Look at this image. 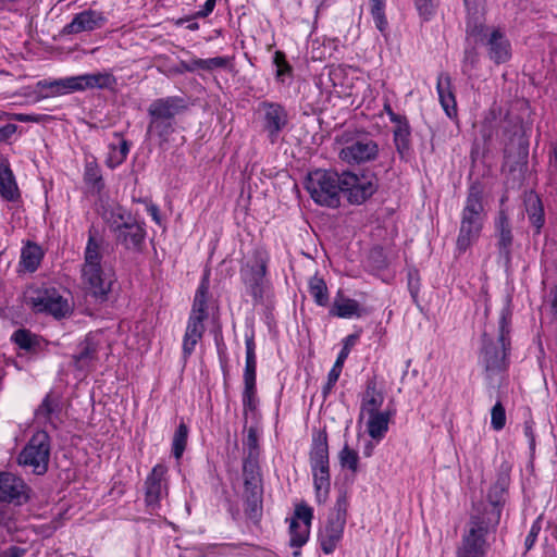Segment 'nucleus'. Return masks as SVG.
<instances>
[{"instance_id":"obj_13","label":"nucleus","mask_w":557,"mask_h":557,"mask_svg":"<svg viewBox=\"0 0 557 557\" xmlns=\"http://www.w3.org/2000/svg\"><path fill=\"white\" fill-rule=\"evenodd\" d=\"M269 256L264 250L253 252V263L242 269V278L249 294L256 299L263 298Z\"/></svg>"},{"instance_id":"obj_28","label":"nucleus","mask_w":557,"mask_h":557,"mask_svg":"<svg viewBox=\"0 0 557 557\" xmlns=\"http://www.w3.org/2000/svg\"><path fill=\"white\" fill-rule=\"evenodd\" d=\"M436 90L440 103L449 119L457 116V102L453 91L451 77L447 73H441L437 77Z\"/></svg>"},{"instance_id":"obj_26","label":"nucleus","mask_w":557,"mask_h":557,"mask_svg":"<svg viewBox=\"0 0 557 557\" xmlns=\"http://www.w3.org/2000/svg\"><path fill=\"white\" fill-rule=\"evenodd\" d=\"M11 342L27 355H38L47 347V342L27 329H17L11 335Z\"/></svg>"},{"instance_id":"obj_2","label":"nucleus","mask_w":557,"mask_h":557,"mask_svg":"<svg viewBox=\"0 0 557 557\" xmlns=\"http://www.w3.org/2000/svg\"><path fill=\"white\" fill-rule=\"evenodd\" d=\"M102 238L92 225L88 230V240L82 265V280L88 294L97 304L106 302L112 289L113 278L103 272L101 267Z\"/></svg>"},{"instance_id":"obj_58","label":"nucleus","mask_w":557,"mask_h":557,"mask_svg":"<svg viewBox=\"0 0 557 557\" xmlns=\"http://www.w3.org/2000/svg\"><path fill=\"white\" fill-rule=\"evenodd\" d=\"M206 319L207 318L201 317V315L190 314L189 318H188V322H187L186 329L203 335V333H205V324H203V322H205Z\"/></svg>"},{"instance_id":"obj_29","label":"nucleus","mask_w":557,"mask_h":557,"mask_svg":"<svg viewBox=\"0 0 557 557\" xmlns=\"http://www.w3.org/2000/svg\"><path fill=\"white\" fill-rule=\"evenodd\" d=\"M384 403V394L381 389L377 388V383L375 377L369 379L366 384V391L361 397L360 404V419L366 416V413H373L375 411H380Z\"/></svg>"},{"instance_id":"obj_14","label":"nucleus","mask_w":557,"mask_h":557,"mask_svg":"<svg viewBox=\"0 0 557 557\" xmlns=\"http://www.w3.org/2000/svg\"><path fill=\"white\" fill-rule=\"evenodd\" d=\"M32 488L9 471H0V503L23 506L30 499Z\"/></svg>"},{"instance_id":"obj_50","label":"nucleus","mask_w":557,"mask_h":557,"mask_svg":"<svg viewBox=\"0 0 557 557\" xmlns=\"http://www.w3.org/2000/svg\"><path fill=\"white\" fill-rule=\"evenodd\" d=\"M506 424V410L500 400H497L491 410V425L495 431H500Z\"/></svg>"},{"instance_id":"obj_17","label":"nucleus","mask_w":557,"mask_h":557,"mask_svg":"<svg viewBox=\"0 0 557 557\" xmlns=\"http://www.w3.org/2000/svg\"><path fill=\"white\" fill-rule=\"evenodd\" d=\"M188 109V101L184 97L169 96L154 99L148 107L149 117H159L175 123V117Z\"/></svg>"},{"instance_id":"obj_59","label":"nucleus","mask_w":557,"mask_h":557,"mask_svg":"<svg viewBox=\"0 0 557 557\" xmlns=\"http://www.w3.org/2000/svg\"><path fill=\"white\" fill-rule=\"evenodd\" d=\"M540 531H541V523L539 521H535L532 524V527L529 531V534L527 535L525 541H524V546H525L527 552L530 550L534 546Z\"/></svg>"},{"instance_id":"obj_7","label":"nucleus","mask_w":557,"mask_h":557,"mask_svg":"<svg viewBox=\"0 0 557 557\" xmlns=\"http://www.w3.org/2000/svg\"><path fill=\"white\" fill-rule=\"evenodd\" d=\"M348 497L346 492H341L326 522L319 530L318 540L324 554H332L344 533L347 520Z\"/></svg>"},{"instance_id":"obj_56","label":"nucleus","mask_w":557,"mask_h":557,"mask_svg":"<svg viewBox=\"0 0 557 557\" xmlns=\"http://www.w3.org/2000/svg\"><path fill=\"white\" fill-rule=\"evenodd\" d=\"M244 445L247 447L246 457L259 458L258 435L255 428L251 426L248 429Z\"/></svg>"},{"instance_id":"obj_25","label":"nucleus","mask_w":557,"mask_h":557,"mask_svg":"<svg viewBox=\"0 0 557 557\" xmlns=\"http://www.w3.org/2000/svg\"><path fill=\"white\" fill-rule=\"evenodd\" d=\"M246 362L244 369V391L243 395L257 394L256 385V371H257V357L256 344L253 334L246 335Z\"/></svg>"},{"instance_id":"obj_3","label":"nucleus","mask_w":557,"mask_h":557,"mask_svg":"<svg viewBox=\"0 0 557 557\" xmlns=\"http://www.w3.org/2000/svg\"><path fill=\"white\" fill-rule=\"evenodd\" d=\"M483 195L484 187L481 183L474 182L470 185L456 239V249L459 253L466 252L481 236L486 218Z\"/></svg>"},{"instance_id":"obj_46","label":"nucleus","mask_w":557,"mask_h":557,"mask_svg":"<svg viewBox=\"0 0 557 557\" xmlns=\"http://www.w3.org/2000/svg\"><path fill=\"white\" fill-rule=\"evenodd\" d=\"M371 2V15L375 23V27L384 33L388 27V22L385 16V0H370Z\"/></svg>"},{"instance_id":"obj_49","label":"nucleus","mask_w":557,"mask_h":557,"mask_svg":"<svg viewBox=\"0 0 557 557\" xmlns=\"http://www.w3.org/2000/svg\"><path fill=\"white\" fill-rule=\"evenodd\" d=\"M203 335L186 329L183 338V359L186 361L195 350L197 343L202 338Z\"/></svg>"},{"instance_id":"obj_10","label":"nucleus","mask_w":557,"mask_h":557,"mask_svg":"<svg viewBox=\"0 0 557 557\" xmlns=\"http://www.w3.org/2000/svg\"><path fill=\"white\" fill-rule=\"evenodd\" d=\"M26 304L33 311L48 313L55 319H62L70 314L71 306L55 288H41L34 290L26 297Z\"/></svg>"},{"instance_id":"obj_8","label":"nucleus","mask_w":557,"mask_h":557,"mask_svg":"<svg viewBox=\"0 0 557 557\" xmlns=\"http://www.w3.org/2000/svg\"><path fill=\"white\" fill-rule=\"evenodd\" d=\"M51 440L46 431H38L29 438L17 457L20 466L29 468L34 474L42 475L48 471Z\"/></svg>"},{"instance_id":"obj_18","label":"nucleus","mask_w":557,"mask_h":557,"mask_svg":"<svg viewBox=\"0 0 557 557\" xmlns=\"http://www.w3.org/2000/svg\"><path fill=\"white\" fill-rule=\"evenodd\" d=\"M466 40L472 44L484 42L492 29L485 23V5L466 7Z\"/></svg>"},{"instance_id":"obj_12","label":"nucleus","mask_w":557,"mask_h":557,"mask_svg":"<svg viewBox=\"0 0 557 557\" xmlns=\"http://www.w3.org/2000/svg\"><path fill=\"white\" fill-rule=\"evenodd\" d=\"M341 194L351 205L366 202L377 189L376 180L366 175L358 176L350 171L339 174Z\"/></svg>"},{"instance_id":"obj_60","label":"nucleus","mask_w":557,"mask_h":557,"mask_svg":"<svg viewBox=\"0 0 557 557\" xmlns=\"http://www.w3.org/2000/svg\"><path fill=\"white\" fill-rule=\"evenodd\" d=\"M339 375L341 374L336 373L335 371L330 370L327 374V382L322 388L323 399H326V397L330 395L336 382L338 381Z\"/></svg>"},{"instance_id":"obj_51","label":"nucleus","mask_w":557,"mask_h":557,"mask_svg":"<svg viewBox=\"0 0 557 557\" xmlns=\"http://www.w3.org/2000/svg\"><path fill=\"white\" fill-rule=\"evenodd\" d=\"M479 62V54L475 47H467L462 58V73L470 76Z\"/></svg>"},{"instance_id":"obj_40","label":"nucleus","mask_w":557,"mask_h":557,"mask_svg":"<svg viewBox=\"0 0 557 557\" xmlns=\"http://www.w3.org/2000/svg\"><path fill=\"white\" fill-rule=\"evenodd\" d=\"M109 149L110 151L106 164L110 169H114L125 161L129 152V143L121 138L117 145L110 144Z\"/></svg>"},{"instance_id":"obj_43","label":"nucleus","mask_w":557,"mask_h":557,"mask_svg":"<svg viewBox=\"0 0 557 557\" xmlns=\"http://www.w3.org/2000/svg\"><path fill=\"white\" fill-rule=\"evenodd\" d=\"M309 293L315 304L325 307L329 304V290L323 278L313 276L309 281Z\"/></svg>"},{"instance_id":"obj_61","label":"nucleus","mask_w":557,"mask_h":557,"mask_svg":"<svg viewBox=\"0 0 557 557\" xmlns=\"http://www.w3.org/2000/svg\"><path fill=\"white\" fill-rule=\"evenodd\" d=\"M215 3H216V0H207L205 2L203 7L199 11H197L193 15V17L194 18H205V17L209 16L215 7Z\"/></svg>"},{"instance_id":"obj_15","label":"nucleus","mask_w":557,"mask_h":557,"mask_svg":"<svg viewBox=\"0 0 557 557\" xmlns=\"http://www.w3.org/2000/svg\"><path fill=\"white\" fill-rule=\"evenodd\" d=\"M260 110L263 113V131L267 133L269 140L275 144L280 133L288 125V113L282 104L268 101L260 103Z\"/></svg>"},{"instance_id":"obj_6","label":"nucleus","mask_w":557,"mask_h":557,"mask_svg":"<svg viewBox=\"0 0 557 557\" xmlns=\"http://www.w3.org/2000/svg\"><path fill=\"white\" fill-rule=\"evenodd\" d=\"M306 189L320 206L337 208L341 205L339 174L336 171L318 169L310 172Z\"/></svg>"},{"instance_id":"obj_45","label":"nucleus","mask_w":557,"mask_h":557,"mask_svg":"<svg viewBox=\"0 0 557 557\" xmlns=\"http://www.w3.org/2000/svg\"><path fill=\"white\" fill-rule=\"evenodd\" d=\"M244 484L248 481L262 482L258 458L245 457L243 462Z\"/></svg>"},{"instance_id":"obj_64","label":"nucleus","mask_w":557,"mask_h":557,"mask_svg":"<svg viewBox=\"0 0 557 557\" xmlns=\"http://www.w3.org/2000/svg\"><path fill=\"white\" fill-rule=\"evenodd\" d=\"M17 126L15 124H7L0 127V143L8 140L13 134H15Z\"/></svg>"},{"instance_id":"obj_11","label":"nucleus","mask_w":557,"mask_h":557,"mask_svg":"<svg viewBox=\"0 0 557 557\" xmlns=\"http://www.w3.org/2000/svg\"><path fill=\"white\" fill-rule=\"evenodd\" d=\"M379 145L368 134H358L345 141L339 159L350 165L374 161L379 157Z\"/></svg>"},{"instance_id":"obj_63","label":"nucleus","mask_w":557,"mask_h":557,"mask_svg":"<svg viewBox=\"0 0 557 557\" xmlns=\"http://www.w3.org/2000/svg\"><path fill=\"white\" fill-rule=\"evenodd\" d=\"M257 394L243 395V406L245 413H247V411H253L257 408Z\"/></svg>"},{"instance_id":"obj_1","label":"nucleus","mask_w":557,"mask_h":557,"mask_svg":"<svg viewBox=\"0 0 557 557\" xmlns=\"http://www.w3.org/2000/svg\"><path fill=\"white\" fill-rule=\"evenodd\" d=\"M511 318L512 311L508 300L499 313L497 338L495 339L486 333H483L482 335L481 348L479 351V364L483 368L485 379L490 383L495 381L497 377H500L508 369V356L511 349Z\"/></svg>"},{"instance_id":"obj_55","label":"nucleus","mask_w":557,"mask_h":557,"mask_svg":"<svg viewBox=\"0 0 557 557\" xmlns=\"http://www.w3.org/2000/svg\"><path fill=\"white\" fill-rule=\"evenodd\" d=\"M273 62L276 66V78L284 81L285 76L292 74V66L285 59V54L282 51H276L273 57Z\"/></svg>"},{"instance_id":"obj_19","label":"nucleus","mask_w":557,"mask_h":557,"mask_svg":"<svg viewBox=\"0 0 557 557\" xmlns=\"http://www.w3.org/2000/svg\"><path fill=\"white\" fill-rule=\"evenodd\" d=\"M106 17L101 12L95 10H85L74 15L71 23L66 24L63 29V35H74L83 32H92L101 28L106 24Z\"/></svg>"},{"instance_id":"obj_20","label":"nucleus","mask_w":557,"mask_h":557,"mask_svg":"<svg viewBox=\"0 0 557 557\" xmlns=\"http://www.w3.org/2000/svg\"><path fill=\"white\" fill-rule=\"evenodd\" d=\"M99 343L94 335H87L72 356L73 367L78 371H90L98 360Z\"/></svg>"},{"instance_id":"obj_24","label":"nucleus","mask_w":557,"mask_h":557,"mask_svg":"<svg viewBox=\"0 0 557 557\" xmlns=\"http://www.w3.org/2000/svg\"><path fill=\"white\" fill-rule=\"evenodd\" d=\"M508 487V478H499L490 488L487 494L488 506L483 511L476 512L475 515L486 519L492 512L497 515L498 521L500 520L502 508L506 502Z\"/></svg>"},{"instance_id":"obj_21","label":"nucleus","mask_w":557,"mask_h":557,"mask_svg":"<svg viewBox=\"0 0 557 557\" xmlns=\"http://www.w3.org/2000/svg\"><path fill=\"white\" fill-rule=\"evenodd\" d=\"M488 58L496 64L507 62L511 57V46L500 28L492 27L488 37L484 40Z\"/></svg>"},{"instance_id":"obj_62","label":"nucleus","mask_w":557,"mask_h":557,"mask_svg":"<svg viewBox=\"0 0 557 557\" xmlns=\"http://www.w3.org/2000/svg\"><path fill=\"white\" fill-rule=\"evenodd\" d=\"M27 549L20 546H10L0 552V557H23Z\"/></svg>"},{"instance_id":"obj_32","label":"nucleus","mask_w":557,"mask_h":557,"mask_svg":"<svg viewBox=\"0 0 557 557\" xmlns=\"http://www.w3.org/2000/svg\"><path fill=\"white\" fill-rule=\"evenodd\" d=\"M0 196L7 201H16L20 191L9 164L0 163Z\"/></svg>"},{"instance_id":"obj_30","label":"nucleus","mask_w":557,"mask_h":557,"mask_svg":"<svg viewBox=\"0 0 557 557\" xmlns=\"http://www.w3.org/2000/svg\"><path fill=\"white\" fill-rule=\"evenodd\" d=\"M362 312L363 310L357 300L344 297L342 293H338L329 313L332 317L350 319L352 317L360 318Z\"/></svg>"},{"instance_id":"obj_16","label":"nucleus","mask_w":557,"mask_h":557,"mask_svg":"<svg viewBox=\"0 0 557 557\" xmlns=\"http://www.w3.org/2000/svg\"><path fill=\"white\" fill-rule=\"evenodd\" d=\"M146 235L145 223L132 219L114 234V239L116 245H121L124 249L140 252L145 246Z\"/></svg>"},{"instance_id":"obj_22","label":"nucleus","mask_w":557,"mask_h":557,"mask_svg":"<svg viewBox=\"0 0 557 557\" xmlns=\"http://www.w3.org/2000/svg\"><path fill=\"white\" fill-rule=\"evenodd\" d=\"M166 471L165 466L156 465L146 480V503L149 507H156L160 499L166 495L164 483Z\"/></svg>"},{"instance_id":"obj_57","label":"nucleus","mask_w":557,"mask_h":557,"mask_svg":"<svg viewBox=\"0 0 557 557\" xmlns=\"http://www.w3.org/2000/svg\"><path fill=\"white\" fill-rule=\"evenodd\" d=\"M8 505L0 503V527L11 530L15 524V515Z\"/></svg>"},{"instance_id":"obj_48","label":"nucleus","mask_w":557,"mask_h":557,"mask_svg":"<svg viewBox=\"0 0 557 557\" xmlns=\"http://www.w3.org/2000/svg\"><path fill=\"white\" fill-rule=\"evenodd\" d=\"M358 338H359L358 333L350 334L345 337L344 346H343L342 350L339 351L337 359H336L335 363L333 364L331 371H335L338 374L342 373L344 362L349 355L350 348L356 344Z\"/></svg>"},{"instance_id":"obj_39","label":"nucleus","mask_w":557,"mask_h":557,"mask_svg":"<svg viewBox=\"0 0 557 557\" xmlns=\"http://www.w3.org/2000/svg\"><path fill=\"white\" fill-rule=\"evenodd\" d=\"M175 131V123L159 117H150L147 135L154 134L162 143L169 141V137Z\"/></svg>"},{"instance_id":"obj_53","label":"nucleus","mask_w":557,"mask_h":557,"mask_svg":"<svg viewBox=\"0 0 557 557\" xmlns=\"http://www.w3.org/2000/svg\"><path fill=\"white\" fill-rule=\"evenodd\" d=\"M313 519V510L306 504L297 505L294 511V516L290 521H299V524L307 525L311 528V522Z\"/></svg>"},{"instance_id":"obj_44","label":"nucleus","mask_w":557,"mask_h":557,"mask_svg":"<svg viewBox=\"0 0 557 557\" xmlns=\"http://www.w3.org/2000/svg\"><path fill=\"white\" fill-rule=\"evenodd\" d=\"M188 438V426L182 421L174 435L172 441V454L176 459H180L185 451Z\"/></svg>"},{"instance_id":"obj_33","label":"nucleus","mask_w":557,"mask_h":557,"mask_svg":"<svg viewBox=\"0 0 557 557\" xmlns=\"http://www.w3.org/2000/svg\"><path fill=\"white\" fill-rule=\"evenodd\" d=\"M524 207L530 223L539 233L545 222L544 209L540 197L533 191L527 193L524 196Z\"/></svg>"},{"instance_id":"obj_9","label":"nucleus","mask_w":557,"mask_h":557,"mask_svg":"<svg viewBox=\"0 0 557 557\" xmlns=\"http://www.w3.org/2000/svg\"><path fill=\"white\" fill-rule=\"evenodd\" d=\"M39 85L48 86L54 94L82 91L85 89H112L116 85V78L111 73H91L77 76L60 78L50 83Z\"/></svg>"},{"instance_id":"obj_27","label":"nucleus","mask_w":557,"mask_h":557,"mask_svg":"<svg viewBox=\"0 0 557 557\" xmlns=\"http://www.w3.org/2000/svg\"><path fill=\"white\" fill-rule=\"evenodd\" d=\"M263 486L262 482H252L244 484L245 513L253 521H257L262 513Z\"/></svg>"},{"instance_id":"obj_37","label":"nucleus","mask_w":557,"mask_h":557,"mask_svg":"<svg viewBox=\"0 0 557 557\" xmlns=\"http://www.w3.org/2000/svg\"><path fill=\"white\" fill-rule=\"evenodd\" d=\"M310 535V527L299 524V521H290L289 523V545L296 548L293 552L294 557L301 555L300 548L308 542Z\"/></svg>"},{"instance_id":"obj_23","label":"nucleus","mask_w":557,"mask_h":557,"mask_svg":"<svg viewBox=\"0 0 557 557\" xmlns=\"http://www.w3.org/2000/svg\"><path fill=\"white\" fill-rule=\"evenodd\" d=\"M495 233L497 237L498 253L508 263L511 259L513 236L508 216L504 210L498 212V216L495 220Z\"/></svg>"},{"instance_id":"obj_36","label":"nucleus","mask_w":557,"mask_h":557,"mask_svg":"<svg viewBox=\"0 0 557 557\" xmlns=\"http://www.w3.org/2000/svg\"><path fill=\"white\" fill-rule=\"evenodd\" d=\"M210 288L209 272H206L196 290L190 314L208 318L207 302Z\"/></svg>"},{"instance_id":"obj_47","label":"nucleus","mask_w":557,"mask_h":557,"mask_svg":"<svg viewBox=\"0 0 557 557\" xmlns=\"http://www.w3.org/2000/svg\"><path fill=\"white\" fill-rule=\"evenodd\" d=\"M338 459L342 468L349 469L354 473L357 472L359 456L358 453L350 448L347 443H345L342 450L339 451Z\"/></svg>"},{"instance_id":"obj_34","label":"nucleus","mask_w":557,"mask_h":557,"mask_svg":"<svg viewBox=\"0 0 557 557\" xmlns=\"http://www.w3.org/2000/svg\"><path fill=\"white\" fill-rule=\"evenodd\" d=\"M393 136L397 152L405 159L411 149V128L407 119L395 125Z\"/></svg>"},{"instance_id":"obj_35","label":"nucleus","mask_w":557,"mask_h":557,"mask_svg":"<svg viewBox=\"0 0 557 557\" xmlns=\"http://www.w3.org/2000/svg\"><path fill=\"white\" fill-rule=\"evenodd\" d=\"M110 232L114 235L125 223L129 222L132 214L121 206H113L104 210L102 215Z\"/></svg>"},{"instance_id":"obj_54","label":"nucleus","mask_w":557,"mask_h":557,"mask_svg":"<svg viewBox=\"0 0 557 557\" xmlns=\"http://www.w3.org/2000/svg\"><path fill=\"white\" fill-rule=\"evenodd\" d=\"M416 9L423 21H430L436 11V0H414Z\"/></svg>"},{"instance_id":"obj_4","label":"nucleus","mask_w":557,"mask_h":557,"mask_svg":"<svg viewBox=\"0 0 557 557\" xmlns=\"http://www.w3.org/2000/svg\"><path fill=\"white\" fill-rule=\"evenodd\" d=\"M315 498L319 504L326 502L331 488L327 433L319 431L313 435L309 453Z\"/></svg>"},{"instance_id":"obj_31","label":"nucleus","mask_w":557,"mask_h":557,"mask_svg":"<svg viewBox=\"0 0 557 557\" xmlns=\"http://www.w3.org/2000/svg\"><path fill=\"white\" fill-rule=\"evenodd\" d=\"M366 414L368 416L367 431L370 437L376 441L382 440L388 431L392 413L386 410Z\"/></svg>"},{"instance_id":"obj_52","label":"nucleus","mask_w":557,"mask_h":557,"mask_svg":"<svg viewBox=\"0 0 557 557\" xmlns=\"http://www.w3.org/2000/svg\"><path fill=\"white\" fill-rule=\"evenodd\" d=\"M228 58L226 57H214L210 59H195V65L199 66V70L212 71L215 69L226 67L228 64Z\"/></svg>"},{"instance_id":"obj_38","label":"nucleus","mask_w":557,"mask_h":557,"mask_svg":"<svg viewBox=\"0 0 557 557\" xmlns=\"http://www.w3.org/2000/svg\"><path fill=\"white\" fill-rule=\"evenodd\" d=\"M59 411V397L54 396L52 393H49L46 395L41 404L36 409L35 416L38 420H42L44 422H51L52 416Z\"/></svg>"},{"instance_id":"obj_42","label":"nucleus","mask_w":557,"mask_h":557,"mask_svg":"<svg viewBox=\"0 0 557 557\" xmlns=\"http://www.w3.org/2000/svg\"><path fill=\"white\" fill-rule=\"evenodd\" d=\"M22 263L25 267L26 270L34 272L37 270L38 265L40 264L41 258H42V251L41 248L36 245L28 243L23 249H22Z\"/></svg>"},{"instance_id":"obj_5","label":"nucleus","mask_w":557,"mask_h":557,"mask_svg":"<svg viewBox=\"0 0 557 557\" xmlns=\"http://www.w3.org/2000/svg\"><path fill=\"white\" fill-rule=\"evenodd\" d=\"M498 525L497 515L492 512L484 519L475 513L471 515L468 530L462 536L461 546L457 557H484L487 549L486 535Z\"/></svg>"},{"instance_id":"obj_41","label":"nucleus","mask_w":557,"mask_h":557,"mask_svg":"<svg viewBox=\"0 0 557 557\" xmlns=\"http://www.w3.org/2000/svg\"><path fill=\"white\" fill-rule=\"evenodd\" d=\"M84 181L87 185L91 186L96 191H101L104 188V183L101 170L96 160H87L84 171Z\"/></svg>"}]
</instances>
